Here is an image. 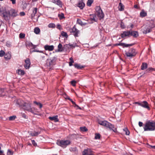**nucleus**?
Instances as JSON below:
<instances>
[{
    "mask_svg": "<svg viewBox=\"0 0 155 155\" xmlns=\"http://www.w3.org/2000/svg\"><path fill=\"white\" fill-rule=\"evenodd\" d=\"M19 100L17 101V104L19 106L22 105L23 109L26 110L30 112L31 113L35 115L38 114V112L37 109L35 107H31V104L30 102L24 103L23 105H21L19 104Z\"/></svg>",
    "mask_w": 155,
    "mask_h": 155,
    "instance_id": "nucleus-1",
    "label": "nucleus"
},
{
    "mask_svg": "<svg viewBox=\"0 0 155 155\" xmlns=\"http://www.w3.org/2000/svg\"><path fill=\"white\" fill-rule=\"evenodd\" d=\"M144 131H152L155 130V122L154 121H148L143 127Z\"/></svg>",
    "mask_w": 155,
    "mask_h": 155,
    "instance_id": "nucleus-2",
    "label": "nucleus"
},
{
    "mask_svg": "<svg viewBox=\"0 0 155 155\" xmlns=\"http://www.w3.org/2000/svg\"><path fill=\"white\" fill-rule=\"evenodd\" d=\"M71 143V141L69 140H58L56 142L57 144L63 148H65Z\"/></svg>",
    "mask_w": 155,
    "mask_h": 155,
    "instance_id": "nucleus-3",
    "label": "nucleus"
},
{
    "mask_svg": "<svg viewBox=\"0 0 155 155\" xmlns=\"http://www.w3.org/2000/svg\"><path fill=\"white\" fill-rule=\"evenodd\" d=\"M125 53L126 56L130 58L135 56L137 54L136 50L133 48H131L128 51H125Z\"/></svg>",
    "mask_w": 155,
    "mask_h": 155,
    "instance_id": "nucleus-4",
    "label": "nucleus"
},
{
    "mask_svg": "<svg viewBox=\"0 0 155 155\" xmlns=\"http://www.w3.org/2000/svg\"><path fill=\"white\" fill-rule=\"evenodd\" d=\"M0 15L6 20H8L9 16V11H7L6 10L3 8H0Z\"/></svg>",
    "mask_w": 155,
    "mask_h": 155,
    "instance_id": "nucleus-5",
    "label": "nucleus"
},
{
    "mask_svg": "<svg viewBox=\"0 0 155 155\" xmlns=\"http://www.w3.org/2000/svg\"><path fill=\"white\" fill-rule=\"evenodd\" d=\"M57 58L56 57H54L50 59L47 60V64L50 67L54 65L56 63Z\"/></svg>",
    "mask_w": 155,
    "mask_h": 155,
    "instance_id": "nucleus-6",
    "label": "nucleus"
},
{
    "mask_svg": "<svg viewBox=\"0 0 155 155\" xmlns=\"http://www.w3.org/2000/svg\"><path fill=\"white\" fill-rule=\"evenodd\" d=\"M18 11L14 9H11L9 11V16L13 18L18 15Z\"/></svg>",
    "mask_w": 155,
    "mask_h": 155,
    "instance_id": "nucleus-7",
    "label": "nucleus"
},
{
    "mask_svg": "<svg viewBox=\"0 0 155 155\" xmlns=\"http://www.w3.org/2000/svg\"><path fill=\"white\" fill-rule=\"evenodd\" d=\"M71 32L75 37H76L78 36V34H79L80 31L74 26L71 29Z\"/></svg>",
    "mask_w": 155,
    "mask_h": 155,
    "instance_id": "nucleus-8",
    "label": "nucleus"
},
{
    "mask_svg": "<svg viewBox=\"0 0 155 155\" xmlns=\"http://www.w3.org/2000/svg\"><path fill=\"white\" fill-rule=\"evenodd\" d=\"M106 127L109 128L110 130H112L115 132H116L117 131V129L114 127V125L109 122H108V123L107 124Z\"/></svg>",
    "mask_w": 155,
    "mask_h": 155,
    "instance_id": "nucleus-9",
    "label": "nucleus"
},
{
    "mask_svg": "<svg viewBox=\"0 0 155 155\" xmlns=\"http://www.w3.org/2000/svg\"><path fill=\"white\" fill-rule=\"evenodd\" d=\"M140 106L143 108L147 109L149 110H150V107L149 106V104L147 101H144L141 102Z\"/></svg>",
    "mask_w": 155,
    "mask_h": 155,
    "instance_id": "nucleus-10",
    "label": "nucleus"
},
{
    "mask_svg": "<svg viewBox=\"0 0 155 155\" xmlns=\"http://www.w3.org/2000/svg\"><path fill=\"white\" fill-rule=\"evenodd\" d=\"M152 29L149 25H147L145 26L144 29H143V33L145 34L149 33L151 31Z\"/></svg>",
    "mask_w": 155,
    "mask_h": 155,
    "instance_id": "nucleus-11",
    "label": "nucleus"
},
{
    "mask_svg": "<svg viewBox=\"0 0 155 155\" xmlns=\"http://www.w3.org/2000/svg\"><path fill=\"white\" fill-rule=\"evenodd\" d=\"M25 64L24 65L25 68L26 69H28L30 67L31 64L30 59L28 58L25 61Z\"/></svg>",
    "mask_w": 155,
    "mask_h": 155,
    "instance_id": "nucleus-12",
    "label": "nucleus"
},
{
    "mask_svg": "<svg viewBox=\"0 0 155 155\" xmlns=\"http://www.w3.org/2000/svg\"><path fill=\"white\" fill-rule=\"evenodd\" d=\"M77 6L81 9H82L85 6V4L83 0H80L79 1Z\"/></svg>",
    "mask_w": 155,
    "mask_h": 155,
    "instance_id": "nucleus-13",
    "label": "nucleus"
},
{
    "mask_svg": "<svg viewBox=\"0 0 155 155\" xmlns=\"http://www.w3.org/2000/svg\"><path fill=\"white\" fill-rule=\"evenodd\" d=\"M44 48L45 50L49 51H52L54 48V47L53 45H45L44 46Z\"/></svg>",
    "mask_w": 155,
    "mask_h": 155,
    "instance_id": "nucleus-14",
    "label": "nucleus"
},
{
    "mask_svg": "<svg viewBox=\"0 0 155 155\" xmlns=\"http://www.w3.org/2000/svg\"><path fill=\"white\" fill-rule=\"evenodd\" d=\"M52 2L58 5L60 7H62V2L60 0H51Z\"/></svg>",
    "mask_w": 155,
    "mask_h": 155,
    "instance_id": "nucleus-15",
    "label": "nucleus"
},
{
    "mask_svg": "<svg viewBox=\"0 0 155 155\" xmlns=\"http://www.w3.org/2000/svg\"><path fill=\"white\" fill-rule=\"evenodd\" d=\"M130 34V31H124L121 35V38H124L127 36H128Z\"/></svg>",
    "mask_w": 155,
    "mask_h": 155,
    "instance_id": "nucleus-16",
    "label": "nucleus"
},
{
    "mask_svg": "<svg viewBox=\"0 0 155 155\" xmlns=\"http://www.w3.org/2000/svg\"><path fill=\"white\" fill-rule=\"evenodd\" d=\"M38 8H33L32 10V13L31 14V18L32 19L34 18L36 14L37 13Z\"/></svg>",
    "mask_w": 155,
    "mask_h": 155,
    "instance_id": "nucleus-17",
    "label": "nucleus"
},
{
    "mask_svg": "<svg viewBox=\"0 0 155 155\" xmlns=\"http://www.w3.org/2000/svg\"><path fill=\"white\" fill-rule=\"evenodd\" d=\"M26 46L29 48H31L32 49H35L36 47V45H34L31 42H27L26 44Z\"/></svg>",
    "mask_w": 155,
    "mask_h": 155,
    "instance_id": "nucleus-18",
    "label": "nucleus"
},
{
    "mask_svg": "<svg viewBox=\"0 0 155 155\" xmlns=\"http://www.w3.org/2000/svg\"><path fill=\"white\" fill-rule=\"evenodd\" d=\"M48 118L51 120H54L55 122H57L59 121L58 119V116L57 115L52 117H49Z\"/></svg>",
    "mask_w": 155,
    "mask_h": 155,
    "instance_id": "nucleus-19",
    "label": "nucleus"
},
{
    "mask_svg": "<svg viewBox=\"0 0 155 155\" xmlns=\"http://www.w3.org/2000/svg\"><path fill=\"white\" fill-rule=\"evenodd\" d=\"M130 35L134 38H137L138 36L139 35L138 32L137 31H130Z\"/></svg>",
    "mask_w": 155,
    "mask_h": 155,
    "instance_id": "nucleus-20",
    "label": "nucleus"
},
{
    "mask_svg": "<svg viewBox=\"0 0 155 155\" xmlns=\"http://www.w3.org/2000/svg\"><path fill=\"white\" fill-rule=\"evenodd\" d=\"M96 14L97 16L100 19H101V18H103L104 17V14L103 13L102 11L101 13L100 12H98L96 13Z\"/></svg>",
    "mask_w": 155,
    "mask_h": 155,
    "instance_id": "nucleus-21",
    "label": "nucleus"
},
{
    "mask_svg": "<svg viewBox=\"0 0 155 155\" xmlns=\"http://www.w3.org/2000/svg\"><path fill=\"white\" fill-rule=\"evenodd\" d=\"M134 45V44H126L124 43H120V46H122L123 48L124 47H127L129 46H132Z\"/></svg>",
    "mask_w": 155,
    "mask_h": 155,
    "instance_id": "nucleus-22",
    "label": "nucleus"
},
{
    "mask_svg": "<svg viewBox=\"0 0 155 155\" xmlns=\"http://www.w3.org/2000/svg\"><path fill=\"white\" fill-rule=\"evenodd\" d=\"M108 121L106 120H99L98 121V123L100 125L106 127L107 124L108 123Z\"/></svg>",
    "mask_w": 155,
    "mask_h": 155,
    "instance_id": "nucleus-23",
    "label": "nucleus"
},
{
    "mask_svg": "<svg viewBox=\"0 0 155 155\" xmlns=\"http://www.w3.org/2000/svg\"><path fill=\"white\" fill-rule=\"evenodd\" d=\"M148 67V65L147 63L143 62L141 66V69L142 70H144L147 69Z\"/></svg>",
    "mask_w": 155,
    "mask_h": 155,
    "instance_id": "nucleus-24",
    "label": "nucleus"
},
{
    "mask_svg": "<svg viewBox=\"0 0 155 155\" xmlns=\"http://www.w3.org/2000/svg\"><path fill=\"white\" fill-rule=\"evenodd\" d=\"M16 73L18 74L21 76L25 74L24 71L20 69H19L17 70Z\"/></svg>",
    "mask_w": 155,
    "mask_h": 155,
    "instance_id": "nucleus-25",
    "label": "nucleus"
},
{
    "mask_svg": "<svg viewBox=\"0 0 155 155\" xmlns=\"http://www.w3.org/2000/svg\"><path fill=\"white\" fill-rule=\"evenodd\" d=\"M11 57V52H9L6 53L5 55V58L6 60L10 59Z\"/></svg>",
    "mask_w": 155,
    "mask_h": 155,
    "instance_id": "nucleus-26",
    "label": "nucleus"
},
{
    "mask_svg": "<svg viewBox=\"0 0 155 155\" xmlns=\"http://www.w3.org/2000/svg\"><path fill=\"white\" fill-rule=\"evenodd\" d=\"M154 22L153 20H151L150 21V23L148 25L150 27L152 28H153L155 27V24H154Z\"/></svg>",
    "mask_w": 155,
    "mask_h": 155,
    "instance_id": "nucleus-27",
    "label": "nucleus"
},
{
    "mask_svg": "<svg viewBox=\"0 0 155 155\" xmlns=\"http://www.w3.org/2000/svg\"><path fill=\"white\" fill-rule=\"evenodd\" d=\"M88 152L91 153L92 151L90 149H85L82 152V155H88Z\"/></svg>",
    "mask_w": 155,
    "mask_h": 155,
    "instance_id": "nucleus-28",
    "label": "nucleus"
},
{
    "mask_svg": "<svg viewBox=\"0 0 155 155\" xmlns=\"http://www.w3.org/2000/svg\"><path fill=\"white\" fill-rule=\"evenodd\" d=\"M74 67L78 69H81L84 68V66H81L80 65V64H78L77 63H75L74 64Z\"/></svg>",
    "mask_w": 155,
    "mask_h": 155,
    "instance_id": "nucleus-29",
    "label": "nucleus"
},
{
    "mask_svg": "<svg viewBox=\"0 0 155 155\" xmlns=\"http://www.w3.org/2000/svg\"><path fill=\"white\" fill-rule=\"evenodd\" d=\"M147 13L143 10H142L140 13V16L141 17H144L147 16Z\"/></svg>",
    "mask_w": 155,
    "mask_h": 155,
    "instance_id": "nucleus-30",
    "label": "nucleus"
},
{
    "mask_svg": "<svg viewBox=\"0 0 155 155\" xmlns=\"http://www.w3.org/2000/svg\"><path fill=\"white\" fill-rule=\"evenodd\" d=\"M119 5V10L120 11L124 10V5L121 3H120Z\"/></svg>",
    "mask_w": 155,
    "mask_h": 155,
    "instance_id": "nucleus-31",
    "label": "nucleus"
},
{
    "mask_svg": "<svg viewBox=\"0 0 155 155\" xmlns=\"http://www.w3.org/2000/svg\"><path fill=\"white\" fill-rule=\"evenodd\" d=\"M94 0H88L87 3V5L89 7L91 6Z\"/></svg>",
    "mask_w": 155,
    "mask_h": 155,
    "instance_id": "nucleus-32",
    "label": "nucleus"
},
{
    "mask_svg": "<svg viewBox=\"0 0 155 155\" xmlns=\"http://www.w3.org/2000/svg\"><path fill=\"white\" fill-rule=\"evenodd\" d=\"M40 31V29L38 27H36L34 29V32L36 34H39Z\"/></svg>",
    "mask_w": 155,
    "mask_h": 155,
    "instance_id": "nucleus-33",
    "label": "nucleus"
},
{
    "mask_svg": "<svg viewBox=\"0 0 155 155\" xmlns=\"http://www.w3.org/2000/svg\"><path fill=\"white\" fill-rule=\"evenodd\" d=\"M33 103L34 104H35L37 106H39V107L40 108H42V105L39 102H37L36 101H34Z\"/></svg>",
    "mask_w": 155,
    "mask_h": 155,
    "instance_id": "nucleus-34",
    "label": "nucleus"
},
{
    "mask_svg": "<svg viewBox=\"0 0 155 155\" xmlns=\"http://www.w3.org/2000/svg\"><path fill=\"white\" fill-rule=\"evenodd\" d=\"M95 10L96 11V13H97L98 12H100L101 13L102 12V10L101 9V8L100 7V6H96L95 8Z\"/></svg>",
    "mask_w": 155,
    "mask_h": 155,
    "instance_id": "nucleus-35",
    "label": "nucleus"
},
{
    "mask_svg": "<svg viewBox=\"0 0 155 155\" xmlns=\"http://www.w3.org/2000/svg\"><path fill=\"white\" fill-rule=\"evenodd\" d=\"M61 35L65 37L66 38H67L68 37V34L66 32H65L64 31H62L61 32Z\"/></svg>",
    "mask_w": 155,
    "mask_h": 155,
    "instance_id": "nucleus-36",
    "label": "nucleus"
},
{
    "mask_svg": "<svg viewBox=\"0 0 155 155\" xmlns=\"http://www.w3.org/2000/svg\"><path fill=\"white\" fill-rule=\"evenodd\" d=\"M58 50L59 51H63L62 45L61 44H59L58 46Z\"/></svg>",
    "mask_w": 155,
    "mask_h": 155,
    "instance_id": "nucleus-37",
    "label": "nucleus"
},
{
    "mask_svg": "<svg viewBox=\"0 0 155 155\" xmlns=\"http://www.w3.org/2000/svg\"><path fill=\"white\" fill-rule=\"evenodd\" d=\"M58 16L60 20H61L64 18V15L62 13H61V14H58Z\"/></svg>",
    "mask_w": 155,
    "mask_h": 155,
    "instance_id": "nucleus-38",
    "label": "nucleus"
},
{
    "mask_svg": "<svg viewBox=\"0 0 155 155\" xmlns=\"http://www.w3.org/2000/svg\"><path fill=\"white\" fill-rule=\"evenodd\" d=\"M95 15L94 14H91L90 15V18L92 20L96 21L95 19Z\"/></svg>",
    "mask_w": 155,
    "mask_h": 155,
    "instance_id": "nucleus-39",
    "label": "nucleus"
},
{
    "mask_svg": "<svg viewBox=\"0 0 155 155\" xmlns=\"http://www.w3.org/2000/svg\"><path fill=\"white\" fill-rule=\"evenodd\" d=\"M123 130L125 132V134L126 135H128L129 134L130 132L127 128H126L123 129Z\"/></svg>",
    "mask_w": 155,
    "mask_h": 155,
    "instance_id": "nucleus-40",
    "label": "nucleus"
},
{
    "mask_svg": "<svg viewBox=\"0 0 155 155\" xmlns=\"http://www.w3.org/2000/svg\"><path fill=\"white\" fill-rule=\"evenodd\" d=\"M70 61L69 62V65L70 66H71L72 65V63L74 62V61L73 60V58L71 57L70 58Z\"/></svg>",
    "mask_w": 155,
    "mask_h": 155,
    "instance_id": "nucleus-41",
    "label": "nucleus"
},
{
    "mask_svg": "<svg viewBox=\"0 0 155 155\" xmlns=\"http://www.w3.org/2000/svg\"><path fill=\"white\" fill-rule=\"evenodd\" d=\"M13 152L11 150L8 149L7 152V155H13Z\"/></svg>",
    "mask_w": 155,
    "mask_h": 155,
    "instance_id": "nucleus-42",
    "label": "nucleus"
},
{
    "mask_svg": "<svg viewBox=\"0 0 155 155\" xmlns=\"http://www.w3.org/2000/svg\"><path fill=\"white\" fill-rule=\"evenodd\" d=\"M25 34L24 33H21L19 34V37L20 38H24L25 37Z\"/></svg>",
    "mask_w": 155,
    "mask_h": 155,
    "instance_id": "nucleus-43",
    "label": "nucleus"
},
{
    "mask_svg": "<svg viewBox=\"0 0 155 155\" xmlns=\"http://www.w3.org/2000/svg\"><path fill=\"white\" fill-rule=\"evenodd\" d=\"M39 134V133L38 132H34L31 133L30 134L32 136H37Z\"/></svg>",
    "mask_w": 155,
    "mask_h": 155,
    "instance_id": "nucleus-44",
    "label": "nucleus"
},
{
    "mask_svg": "<svg viewBox=\"0 0 155 155\" xmlns=\"http://www.w3.org/2000/svg\"><path fill=\"white\" fill-rule=\"evenodd\" d=\"M80 129L83 132H85L87 130V129L85 127H81Z\"/></svg>",
    "mask_w": 155,
    "mask_h": 155,
    "instance_id": "nucleus-45",
    "label": "nucleus"
},
{
    "mask_svg": "<svg viewBox=\"0 0 155 155\" xmlns=\"http://www.w3.org/2000/svg\"><path fill=\"white\" fill-rule=\"evenodd\" d=\"M16 117L15 116H10L9 117V120H13L15 119Z\"/></svg>",
    "mask_w": 155,
    "mask_h": 155,
    "instance_id": "nucleus-46",
    "label": "nucleus"
},
{
    "mask_svg": "<svg viewBox=\"0 0 155 155\" xmlns=\"http://www.w3.org/2000/svg\"><path fill=\"white\" fill-rule=\"evenodd\" d=\"M49 28H54L55 27V25L54 23H50L48 25Z\"/></svg>",
    "mask_w": 155,
    "mask_h": 155,
    "instance_id": "nucleus-47",
    "label": "nucleus"
},
{
    "mask_svg": "<svg viewBox=\"0 0 155 155\" xmlns=\"http://www.w3.org/2000/svg\"><path fill=\"white\" fill-rule=\"evenodd\" d=\"M5 54V52L3 50L0 51V56L3 57Z\"/></svg>",
    "mask_w": 155,
    "mask_h": 155,
    "instance_id": "nucleus-48",
    "label": "nucleus"
},
{
    "mask_svg": "<svg viewBox=\"0 0 155 155\" xmlns=\"http://www.w3.org/2000/svg\"><path fill=\"white\" fill-rule=\"evenodd\" d=\"M76 83V81L74 80H73L71 81V84L73 86H75Z\"/></svg>",
    "mask_w": 155,
    "mask_h": 155,
    "instance_id": "nucleus-49",
    "label": "nucleus"
},
{
    "mask_svg": "<svg viewBox=\"0 0 155 155\" xmlns=\"http://www.w3.org/2000/svg\"><path fill=\"white\" fill-rule=\"evenodd\" d=\"M6 45L8 47H11L12 46L11 43L9 41H7L6 42Z\"/></svg>",
    "mask_w": 155,
    "mask_h": 155,
    "instance_id": "nucleus-50",
    "label": "nucleus"
},
{
    "mask_svg": "<svg viewBox=\"0 0 155 155\" xmlns=\"http://www.w3.org/2000/svg\"><path fill=\"white\" fill-rule=\"evenodd\" d=\"M100 137V135L99 134H96L95 138V139H99Z\"/></svg>",
    "mask_w": 155,
    "mask_h": 155,
    "instance_id": "nucleus-51",
    "label": "nucleus"
},
{
    "mask_svg": "<svg viewBox=\"0 0 155 155\" xmlns=\"http://www.w3.org/2000/svg\"><path fill=\"white\" fill-rule=\"evenodd\" d=\"M76 147H71L70 148L69 150L71 151L74 152V151H76Z\"/></svg>",
    "mask_w": 155,
    "mask_h": 155,
    "instance_id": "nucleus-52",
    "label": "nucleus"
},
{
    "mask_svg": "<svg viewBox=\"0 0 155 155\" xmlns=\"http://www.w3.org/2000/svg\"><path fill=\"white\" fill-rule=\"evenodd\" d=\"M77 22L79 24L81 25H84L83 23L82 22L80 19H78L77 20Z\"/></svg>",
    "mask_w": 155,
    "mask_h": 155,
    "instance_id": "nucleus-53",
    "label": "nucleus"
},
{
    "mask_svg": "<svg viewBox=\"0 0 155 155\" xmlns=\"http://www.w3.org/2000/svg\"><path fill=\"white\" fill-rule=\"evenodd\" d=\"M154 70V68H149L147 69L146 71H147V72H149L150 71H152Z\"/></svg>",
    "mask_w": 155,
    "mask_h": 155,
    "instance_id": "nucleus-54",
    "label": "nucleus"
},
{
    "mask_svg": "<svg viewBox=\"0 0 155 155\" xmlns=\"http://www.w3.org/2000/svg\"><path fill=\"white\" fill-rule=\"evenodd\" d=\"M120 26L122 28H125L124 23L122 22L120 23Z\"/></svg>",
    "mask_w": 155,
    "mask_h": 155,
    "instance_id": "nucleus-55",
    "label": "nucleus"
},
{
    "mask_svg": "<svg viewBox=\"0 0 155 155\" xmlns=\"http://www.w3.org/2000/svg\"><path fill=\"white\" fill-rule=\"evenodd\" d=\"M4 92V90L2 89H0V96H2L4 95V94H3Z\"/></svg>",
    "mask_w": 155,
    "mask_h": 155,
    "instance_id": "nucleus-56",
    "label": "nucleus"
},
{
    "mask_svg": "<svg viewBox=\"0 0 155 155\" xmlns=\"http://www.w3.org/2000/svg\"><path fill=\"white\" fill-rule=\"evenodd\" d=\"M57 28L60 30H61V26L59 24H58L57 25Z\"/></svg>",
    "mask_w": 155,
    "mask_h": 155,
    "instance_id": "nucleus-57",
    "label": "nucleus"
},
{
    "mask_svg": "<svg viewBox=\"0 0 155 155\" xmlns=\"http://www.w3.org/2000/svg\"><path fill=\"white\" fill-rule=\"evenodd\" d=\"M31 142L32 144L34 145V146H35L37 145V144L34 140H31Z\"/></svg>",
    "mask_w": 155,
    "mask_h": 155,
    "instance_id": "nucleus-58",
    "label": "nucleus"
},
{
    "mask_svg": "<svg viewBox=\"0 0 155 155\" xmlns=\"http://www.w3.org/2000/svg\"><path fill=\"white\" fill-rule=\"evenodd\" d=\"M133 104H137L138 105H140V106L141 105V102H134L133 103Z\"/></svg>",
    "mask_w": 155,
    "mask_h": 155,
    "instance_id": "nucleus-59",
    "label": "nucleus"
},
{
    "mask_svg": "<svg viewBox=\"0 0 155 155\" xmlns=\"http://www.w3.org/2000/svg\"><path fill=\"white\" fill-rule=\"evenodd\" d=\"M71 101L72 103L74 105V106H78V105L76 104L73 101L72 99Z\"/></svg>",
    "mask_w": 155,
    "mask_h": 155,
    "instance_id": "nucleus-60",
    "label": "nucleus"
},
{
    "mask_svg": "<svg viewBox=\"0 0 155 155\" xmlns=\"http://www.w3.org/2000/svg\"><path fill=\"white\" fill-rule=\"evenodd\" d=\"M71 47L74 48L75 47V45L74 44H69L68 45Z\"/></svg>",
    "mask_w": 155,
    "mask_h": 155,
    "instance_id": "nucleus-61",
    "label": "nucleus"
},
{
    "mask_svg": "<svg viewBox=\"0 0 155 155\" xmlns=\"http://www.w3.org/2000/svg\"><path fill=\"white\" fill-rule=\"evenodd\" d=\"M25 15V13L24 12H21L20 13V15L21 16H23Z\"/></svg>",
    "mask_w": 155,
    "mask_h": 155,
    "instance_id": "nucleus-62",
    "label": "nucleus"
},
{
    "mask_svg": "<svg viewBox=\"0 0 155 155\" xmlns=\"http://www.w3.org/2000/svg\"><path fill=\"white\" fill-rule=\"evenodd\" d=\"M143 123L142 122H139V125L140 127H141L143 126Z\"/></svg>",
    "mask_w": 155,
    "mask_h": 155,
    "instance_id": "nucleus-63",
    "label": "nucleus"
},
{
    "mask_svg": "<svg viewBox=\"0 0 155 155\" xmlns=\"http://www.w3.org/2000/svg\"><path fill=\"white\" fill-rule=\"evenodd\" d=\"M12 1V4H14L16 3V0H10Z\"/></svg>",
    "mask_w": 155,
    "mask_h": 155,
    "instance_id": "nucleus-64",
    "label": "nucleus"
}]
</instances>
